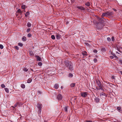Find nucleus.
Returning <instances> with one entry per match:
<instances>
[{"label":"nucleus","instance_id":"f257e3e1","mask_svg":"<svg viewBox=\"0 0 122 122\" xmlns=\"http://www.w3.org/2000/svg\"><path fill=\"white\" fill-rule=\"evenodd\" d=\"M65 64L66 66L70 70H73V64L70 61L66 60L65 61Z\"/></svg>","mask_w":122,"mask_h":122},{"label":"nucleus","instance_id":"f03ea898","mask_svg":"<svg viewBox=\"0 0 122 122\" xmlns=\"http://www.w3.org/2000/svg\"><path fill=\"white\" fill-rule=\"evenodd\" d=\"M113 12H107L103 13H102V16H111L113 14Z\"/></svg>","mask_w":122,"mask_h":122},{"label":"nucleus","instance_id":"7ed1b4c3","mask_svg":"<svg viewBox=\"0 0 122 122\" xmlns=\"http://www.w3.org/2000/svg\"><path fill=\"white\" fill-rule=\"evenodd\" d=\"M81 96L83 97H86L88 95V93L87 92H85L81 93Z\"/></svg>","mask_w":122,"mask_h":122},{"label":"nucleus","instance_id":"20e7f679","mask_svg":"<svg viewBox=\"0 0 122 122\" xmlns=\"http://www.w3.org/2000/svg\"><path fill=\"white\" fill-rule=\"evenodd\" d=\"M96 82L97 84L98 85V86L99 87H102V85L101 84V82L99 80H97Z\"/></svg>","mask_w":122,"mask_h":122},{"label":"nucleus","instance_id":"39448f33","mask_svg":"<svg viewBox=\"0 0 122 122\" xmlns=\"http://www.w3.org/2000/svg\"><path fill=\"white\" fill-rule=\"evenodd\" d=\"M56 98L59 100H61L62 98V96L61 94H59L57 95Z\"/></svg>","mask_w":122,"mask_h":122},{"label":"nucleus","instance_id":"423d86ee","mask_svg":"<svg viewBox=\"0 0 122 122\" xmlns=\"http://www.w3.org/2000/svg\"><path fill=\"white\" fill-rule=\"evenodd\" d=\"M105 20H103V19L102 18H99L98 20V21L101 24L104 23L105 22Z\"/></svg>","mask_w":122,"mask_h":122},{"label":"nucleus","instance_id":"0eeeda50","mask_svg":"<svg viewBox=\"0 0 122 122\" xmlns=\"http://www.w3.org/2000/svg\"><path fill=\"white\" fill-rule=\"evenodd\" d=\"M95 101L97 102L98 103L100 101V99L98 97H95V98L94 99Z\"/></svg>","mask_w":122,"mask_h":122},{"label":"nucleus","instance_id":"6e6552de","mask_svg":"<svg viewBox=\"0 0 122 122\" xmlns=\"http://www.w3.org/2000/svg\"><path fill=\"white\" fill-rule=\"evenodd\" d=\"M42 107V105L41 104L38 103L37 105V107L39 109H41Z\"/></svg>","mask_w":122,"mask_h":122},{"label":"nucleus","instance_id":"1a4fd4ad","mask_svg":"<svg viewBox=\"0 0 122 122\" xmlns=\"http://www.w3.org/2000/svg\"><path fill=\"white\" fill-rule=\"evenodd\" d=\"M56 38L58 40L59 39H60L61 37V36L59 34H57L56 35Z\"/></svg>","mask_w":122,"mask_h":122},{"label":"nucleus","instance_id":"9d476101","mask_svg":"<svg viewBox=\"0 0 122 122\" xmlns=\"http://www.w3.org/2000/svg\"><path fill=\"white\" fill-rule=\"evenodd\" d=\"M77 8L79 9L82 10H84L85 9L84 8L81 6H78L77 7Z\"/></svg>","mask_w":122,"mask_h":122},{"label":"nucleus","instance_id":"9b49d317","mask_svg":"<svg viewBox=\"0 0 122 122\" xmlns=\"http://www.w3.org/2000/svg\"><path fill=\"white\" fill-rule=\"evenodd\" d=\"M117 109L118 111L120 112H121L122 111L121 110V107H117Z\"/></svg>","mask_w":122,"mask_h":122},{"label":"nucleus","instance_id":"f8f14e48","mask_svg":"<svg viewBox=\"0 0 122 122\" xmlns=\"http://www.w3.org/2000/svg\"><path fill=\"white\" fill-rule=\"evenodd\" d=\"M96 89H97V90H101L103 91H104V90L103 88H102V87H96Z\"/></svg>","mask_w":122,"mask_h":122},{"label":"nucleus","instance_id":"ddd939ff","mask_svg":"<svg viewBox=\"0 0 122 122\" xmlns=\"http://www.w3.org/2000/svg\"><path fill=\"white\" fill-rule=\"evenodd\" d=\"M75 85L76 84L75 83H72L70 84V86L72 88L74 87Z\"/></svg>","mask_w":122,"mask_h":122},{"label":"nucleus","instance_id":"4468645a","mask_svg":"<svg viewBox=\"0 0 122 122\" xmlns=\"http://www.w3.org/2000/svg\"><path fill=\"white\" fill-rule=\"evenodd\" d=\"M54 87L55 89H57L59 87V86L58 84H56L54 86Z\"/></svg>","mask_w":122,"mask_h":122},{"label":"nucleus","instance_id":"2eb2a0df","mask_svg":"<svg viewBox=\"0 0 122 122\" xmlns=\"http://www.w3.org/2000/svg\"><path fill=\"white\" fill-rule=\"evenodd\" d=\"M36 57H37V60L40 61L41 60V58L38 56L36 55Z\"/></svg>","mask_w":122,"mask_h":122},{"label":"nucleus","instance_id":"dca6fc26","mask_svg":"<svg viewBox=\"0 0 122 122\" xmlns=\"http://www.w3.org/2000/svg\"><path fill=\"white\" fill-rule=\"evenodd\" d=\"M85 5L87 6H89L90 5V2H88L86 3L85 4Z\"/></svg>","mask_w":122,"mask_h":122},{"label":"nucleus","instance_id":"f3484780","mask_svg":"<svg viewBox=\"0 0 122 122\" xmlns=\"http://www.w3.org/2000/svg\"><path fill=\"white\" fill-rule=\"evenodd\" d=\"M41 109H39V110L38 111V113L39 116H40V115H41Z\"/></svg>","mask_w":122,"mask_h":122},{"label":"nucleus","instance_id":"a211bd4d","mask_svg":"<svg viewBox=\"0 0 122 122\" xmlns=\"http://www.w3.org/2000/svg\"><path fill=\"white\" fill-rule=\"evenodd\" d=\"M29 52L30 56H33L34 55L32 51H29Z\"/></svg>","mask_w":122,"mask_h":122},{"label":"nucleus","instance_id":"6ab92c4d","mask_svg":"<svg viewBox=\"0 0 122 122\" xmlns=\"http://www.w3.org/2000/svg\"><path fill=\"white\" fill-rule=\"evenodd\" d=\"M32 80L31 78H29L27 80V82L28 83H30L32 81Z\"/></svg>","mask_w":122,"mask_h":122},{"label":"nucleus","instance_id":"aec40b11","mask_svg":"<svg viewBox=\"0 0 122 122\" xmlns=\"http://www.w3.org/2000/svg\"><path fill=\"white\" fill-rule=\"evenodd\" d=\"M22 39L23 41H25L26 40V37L24 36H23L22 38Z\"/></svg>","mask_w":122,"mask_h":122},{"label":"nucleus","instance_id":"412c9836","mask_svg":"<svg viewBox=\"0 0 122 122\" xmlns=\"http://www.w3.org/2000/svg\"><path fill=\"white\" fill-rule=\"evenodd\" d=\"M100 95L101 96H107V95H106V94L104 93L103 92L101 93H100Z\"/></svg>","mask_w":122,"mask_h":122},{"label":"nucleus","instance_id":"4be33fe9","mask_svg":"<svg viewBox=\"0 0 122 122\" xmlns=\"http://www.w3.org/2000/svg\"><path fill=\"white\" fill-rule=\"evenodd\" d=\"M21 87L22 88L24 89L25 88V86L24 84H22L21 85Z\"/></svg>","mask_w":122,"mask_h":122},{"label":"nucleus","instance_id":"5701e85b","mask_svg":"<svg viewBox=\"0 0 122 122\" xmlns=\"http://www.w3.org/2000/svg\"><path fill=\"white\" fill-rule=\"evenodd\" d=\"M111 54L113 56V57L114 56L116 59H117L118 58V57L116 56L114 53H112Z\"/></svg>","mask_w":122,"mask_h":122},{"label":"nucleus","instance_id":"b1692460","mask_svg":"<svg viewBox=\"0 0 122 122\" xmlns=\"http://www.w3.org/2000/svg\"><path fill=\"white\" fill-rule=\"evenodd\" d=\"M101 50L102 51V52H105L106 51V49L103 47H102L101 48Z\"/></svg>","mask_w":122,"mask_h":122},{"label":"nucleus","instance_id":"393cba45","mask_svg":"<svg viewBox=\"0 0 122 122\" xmlns=\"http://www.w3.org/2000/svg\"><path fill=\"white\" fill-rule=\"evenodd\" d=\"M68 107V106H66L64 108V109L65 111L66 112H67V108Z\"/></svg>","mask_w":122,"mask_h":122},{"label":"nucleus","instance_id":"a878e982","mask_svg":"<svg viewBox=\"0 0 122 122\" xmlns=\"http://www.w3.org/2000/svg\"><path fill=\"white\" fill-rule=\"evenodd\" d=\"M82 54L84 56L87 55V52L86 51H84L82 52Z\"/></svg>","mask_w":122,"mask_h":122},{"label":"nucleus","instance_id":"bb28decb","mask_svg":"<svg viewBox=\"0 0 122 122\" xmlns=\"http://www.w3.org/2000/svg\"><path fill=\"white\" fill-rule=\"evenodd\" d=\"M18 45L22 47L23 46V44L21 43L20 42L18 43Z\"/></svg>","mask_w":122,"mask_h":122},{"label":"nucleus","instance_id":"cd10ccee","mask_svg":"<svg viewBox=\"0 0 122 122\" xmlns=\"http://www.w3.org/2000/svg\"><path fill=\"white\" fill-rule=\"evenodd\" d=\"M27 26L28 27H30L31 26V23L30 22H28L27 23Z\"/></svg>","mask_w":122,"mask_h":122},{"label":"nucleus","instance_id":"c85d7f7f","mask_svg":"<svg viewBox=\"0 0 122 122\" xmlns=\"http://www.w3.org/2000/svg\"><path fill=\"white\" fill-rule=\"evenodd\" d=\"M5 92H7V93L9 92V89L8 88H5Z\"/></svg>","mask_w":122,"mask_h":122},{"label":"nucleus","instance_id":"c756f323","mask_svg":"<svg viewBox=\"0 0 122 122\" xmlns=\"http://www.w3.org/2000/svg\"><path fill=\"white\" fill-rule=\"evenodd\" d=\"M73 76V74L71 73H70L69 75L68 76L70 77H72Z\"/></svg>","mask_w":122,"mask_h":122},{"label":"nucleus","instance_id":"7c9ffc66","mask_svg":"<svg viewBox=\"0 0 122 122\" xmlns=\"http://www.w3.org/2000/svg\"><path fill=\"white\" fill-rule=\"evenodd\" d=\"M51 39L53 40H54L55 39V37L54 35H52L51 36Z\"/></svg>","mask_w":122,"mask_h":122},{"label":"nucleus","instance_id":"2f4dec72","mask_svg":"<svg viewBox=\"0 0 122 122\" xmlns=\"http://www.w3.org/2000/svg\"><path fill=\"white\" fill-rule=\"evenodd\" d=\"M18 104V103H16L14 105V106H13V107L14 108H15V107H16L17 106V105Z\"/></svg>","mask_w":122,"mask_h":122},{"label":"nucleus","instance_id":"473e14b6","mask_svg":"<svg viewBox=\"0 0 122 122\" xmlns=\"http://www.w3.org/2000/svg\"><path fill=\"white\" fill-rule=\"evenodd\" d=\"M25 5H22L21 6V8L23 9H24L25 8Z\"/></svg>","mask_w":122,"mask_h":122},{"label":"nucleus","instance_id":"72a5a7b5","mask_svg":"<svg viewBox=\"0 0 122 122\" xmlns=\"http://www.w3.org/2000/svg\"><path fill=\"white\" fill-rule=\"evenodd\" d=\"M108 86H110L111 87H112V86L113 85V84L110 83H108Z\"/></svg>","mask_w":122,"mask_h":122},{"label":"nucleus","instance_id":"f704fd0d","mask_svg":"<svg viewBox=\"0 0 122 122\" xmlns=\"http://www.w3.org/2000/svg\"><path fill=\"white\" fill-rule=\"evenodd\" d=\"M1 87L2 88H5V85L3 84H1Z\"/></svg>","mask_w":122,"mask_h":122},{"label":"nucleus","instance_id":"c9c22d12","mask_svg":"<svg viewBox=\"0 0 122 122\" xmlns=\"http://www.w3.org/2000/svg\"><path fill=\"white\" fill-rule=\"evenodd\" d=\"M38 65L40 66H41L42 65V64L41 62H40L38 63Z\"/></svg>","mask_w":122,"mask_h":122},{"label":"nucleus","instance_id":"e433bc0d","mask_svg":"<svg viewBox=\"0 0 122 122\" xmlns=\"http://www.w3.org/2000/svg\"><path fill=\"white\" fill-rule=\"evenodd\" d=\"M31 33H29L27 35V36L29 37H31Z\"/></svg>","mask_w":122,"mask_h":122},{"label":"nucleus","instance_id":"4c0bfd02","mask_svg":"<svg viewBox=\"0 0 122 122\" xmlns=\"http://www.w3.org/2000/svg\"><path fill=\"white\" fill-rule=\"evenodd\" d=\"M107 40L109 42L110 41H111V39L109 37H107Z\"/></svg>","mask_w":122,"mask_h":122},{"label":"nucleus","instance_id":"58836bf2","mask_svg":"<svg viewBox=\"0 0 122 122\" xmlns=\"http://www.w3.org/2000/svg\"><path fill=\"white\" fill-rule=\"evenodd\" d=\"M3 48V46L2 44H0V48L1 49H2Z\"/></svg>","mask_w":122,"mask_h":122},{"label":"nucleus","instance_id":"ea45409f","mask_svg":"<svg viewBox=\"0 0 122 122\" xmlns=\"http://www.w3.org/2000/svg\"><path fill=\"white\" fill-rule=\"evenodd\" d=\"M23 70L25 71H28V70L26 68H25L23 69Z\"/></svg>","mask_w":122,"mask_h":122},{"label":"nucleus","instance_id":"a19ab883","mask_svg":"<svg viewBox=\"0 0 122 122\" xmlns=\"http://www.w3.org/2000/svg\"><path fill=\"white\" fill-rule=\"evenodd\" d=\"M93 61L95 63H96L97 61V60L96 58H94L93 59Z\"/></svg>","mask_w":122,"mask_h":122},{"label":"nucleus","instance_id":"79ce46f5","mask_svg":"<svg viewBox=\"0 0 122 122\" xmlns=\"http://www.w3.org/2000/svg\"><path fill=\"white\" fill-rule=\"evenodd\" d=\"M93 52L95 53H96L97 52V51L96 49H94L93 50Z\"/></svg>","mask_w":122,"mask_h":122},{"label":"nucleus","instance_id":"37998d69","mask_svg":"<svg viewBox=\"0 0 122 122\" xmlns=\"http://www.w3.org/2000/svg\"><path fill=\"white\" fill-rule=\"evenodd\" d=\"M17 12H18L20 13L22 12L21 11L20 9H19L17 10Z\"/></svg>","mask_w":122,"mask_h":122},{"label":"nucleus","instance_id":"c03bdc74","mask_svg":"<svg viewBox=\"0 0 122 122\" xmlns=\"http://www.w3.org/2000/svg\"><path fill=\"white\" fill-rule=\"evenodd\" d=\"M30 28H28L26 30V32L28 33L29 32V31L30 30Z\"/></svg>","mask_w":122,"mask_h":122},{"label":"nucleus","instance_id":"a18cd8bd","mask_svg":"<svg viewBox=\"0 0 122 122\" xmlns=\"http://www.w3.org/2000/svg\"><path fill=\"white\" fill-rule=\"evenodd\" d=\"M15 49L16 50H18L19 49V48L17 46H15Z\"/></svg>","mask_w":122,"mask_h":122},{"label":"nucleus","instance_id":"49530a36","mask_svg":"<svg viewBox=\"0 0 122 122\" xmlns=\"http://www.w3.org/2000/svg\"><path fill=\"white\" fill-rule=\"evenodd\" d=\"M112 40L113 41H115V39L113 36H112Z\"/></svg>","mask_w":122,"mask_h":122},{"label":"nucleus","instance_id":"de8ad7c7","mask_svg":"<svg viewBox=\"0 0 122 122\" xmlns=\"http://www.w3.org/2000/svg\"><path fill=\"white\" fill-rule=\"evenodd\" d=\"M18 105L19 107H20L22 105V103H18Z\"/></svg>","mask_w":122,"mask_h":122},{"label":"nucleus","instance_id":"09e8293b","mask_svg":"<svg viewBox=\"0 0 122 122\" xmlns=\"http://www.w3.org/2000/svg\"><path fill=\"white\" fill-rule=\"evenodd\" d=\"M119 61L120 63L122 64V60L121 59H120L119 60Z\"/></svg>","mask_w":122,"mask_h":122},{"label":"nucleus","instance_id":"8fccbe9b","mask_svg":"<svg viewBox=\"0 0 122 122\" xmlns=\"http://www.w3.org/2000/svg\"><path fill=\"white\" fill-rule=\"evenodd\" d=\"M71 1L72 3H74L75 1V0H71Z\"/></svg>","mask_w":122,"mask_h":122},{"label":"nucleus","instance_id":"3c124183","mask_svg":"<svg viewBox=\"0 0 122 122\" xmlns=\"http://www.w3.org/2000/svg\"><path fill=\"white\" fill-rule=\"evenodd\" d=\"M26 14L27 15H29L30 14V13H29V12L27 11L26 12Z\"/></svg>","mask_w":122,"mask_h":122},{"label":"nucleus","instance_id":"603ef678","mask_svg":"<svg viewBox=\"0 0 122 122\" xmlns=\"http://www.w3.org/2000/svg\"><path fill=\"white\" fill-rule=\"evenodd\" d=\"M85 44L87 46H89V44L87 42H86Z\"/></svg>","mask_w":122,"mask_h":122},{"label":"nucleus","instance_id":"864d4df0","mask_svg":"<svg viewBox=\"0 0 122 122\" xmlns=\"http://www.w3.org/2000/svg\"><path fill=\"white\" fill-rule=\"evenodd\" d=\"M86 122H92V121L90 120H86Z\"/></svg>","mask_w":122,"mask_h":122},{"label":"nucleus","instance_id":"5fc2aeb1","mask_svg":"<svg viewBox=\"0 0 122 122\" xmlns=\"http://www.w3.org/2000/svg\"><path fill=\"white\" fill-rule=\"evenodd\" d=\"M110 57L112 59H113L114 58L113 56H110Z\"/></svg>","mask_w":122,"mask_h":122},{"label":"nucleus","instance_id":"6e6d98bb","mask_svg":"<svg viewBox=\"0 0 122 122\" xmlns=\"http://www.w3.org/2000/svg\"><path fill=\"white\" fill-rule=\"evenodd\" d=\"M112 78L113 79H115V77L114 76H112Z\"/></svg>","mask_w":122,"mask_h":122},{"label":"nucleus","instance_id":"4d7b16f0","mask_svg":"<svg viewBox=\"0 0 122 122\" xmlns=\"http://www.w3.org/2000/svg\"><path fill=\"white\" fill-rule=\"evenodd\" d=\"M103 17L104 16H101V17L100 18H102L103 19V20H105V19L103 18Z\"/></svg>","mask_w":122,"mask_h":122},{"label":"nucleus","instance_id":"13d9d810","mask_svg":"<svg viewBox=\"0 0 122 122\" xmlns=\"http://www.w3.org/2000/svg\"><path fill=\"white\" fill-rule=\"evenodd\" d=\"M113 10L114 11H117V10L115 8H113Z\"/></svg>","mask_w":122,"mask_h":122},{"label":"nucleus","instance_id":"bf43d9fd","mask_svg":"<svg viewBox=\"0 0 122 122\" xmlns=\"http://www.w3.org/2000/svg\"><path fill=\"white\" fill-rule=\"evenodd\" d=\"M24 14L25 15V17H27V15L25 13Z\"/></svg>","mask_w":122,"mask_h":122},{"label":"nucleus","instance_id":"052dcab7","mask_svg":"<svg viewBox=\"0 0 122 122\" xmlns=\"http://www.w3.org/2000/svg\"><path fill=\"white\" fill-rule=\"evenodd\" d=\"M38 92L40 94H41V92H40V91H39Z\"/></svg>","mask_w":122,"mask_h":122},{"label":"nucleus","instance_id":"680f3d73","mask_svg":"<svg viewBox=\"0 0 122 122\" xmlns=\"http://www.w3.org/2000/svg\"><path fill=\"white\" fill-rule=\"evenodd\" d=\"M114 122H121L117 120L116 121H114Z\"/></svg>","mask_w":122,"mask_h":122},{"label":"nucleus","instance_id":"e2e57ef3","mask_svg":"<svg viewBox=\"0 0 122 122\" xmlns=\"http://www.w3.org/2000/svg\"><path fill=\"white\" fill-rule=\"evenodd\" d=\"M116 53L118 54H119V53H118L117 51H116Z\"/></svg>","mask_w":122,"mask_h":122},{"label":"nucleus","instance_id":"0e129e2a","mask_svg":"<svg viewBox=\"0 0 122 122\" xmlns=\"http://www.w3.org/2000/svg\"><path fill=\"white\" fill-rule=\"evenodd\" d=\"M118 50V51L120 52V53H122V52L121 51H120L119 50Z\"/></svg>","mask_w":122,"mask_h":122},{"label":"nucleus","instance_id":"69168bd1","mask_svg":"<svg viewBox=\"0 0 122 122\" xmlns=\"http://www.w3.org/2000/svg\"><path fill=\"white\" fill-rule=\"evenodd\" d=\"M63 87L62 86H61V88L62 89H63Z\"/></svg>","mask_w":122,"mask_h":122},{"label":"nucleus","instance_id":"338daca9","mask_svg":"<svg viewBox=\"0 0 122 122\" xmlns=\"http://www.w3.org/2000/svg\"><path fill=\"white\" fill-rule=\"evenodd\" d=\"M120 72L122 74V71H121Z\"/></svg>","mask_w":122,"mask_h":122},{"label":"nucleus","instance_id":"774afa93","mask_svg":"<svg viewBox=\"0 0 122 122\" xmlns=\"http://www.w3.org/2000/svg\"><path fill=\"white\" fill-rule=\"evenodd\" d=\"M76 100V98H75L74 99V100H75L74 101L75 102V100Z\"/></svg>","mask_w":122,"mask_h":122}]
</instances>
